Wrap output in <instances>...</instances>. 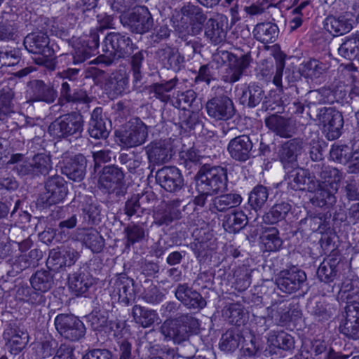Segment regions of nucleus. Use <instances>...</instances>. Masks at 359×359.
<instances>
[{
	"instance_id": "nucleus-1",
	"label": "nucleus",
	"mask_w": 359,
	"mask_h": 359,
	"mask_svg": "<svg viewBox=\"0 0 359 359\" xmlns=\"http://www.w3.org/2000/svg\"><path fill=\"white\" fill-rule=\"evenodd\" d=\"M137 49V45L127 34L110 32L102 41L103 53L97 59L100 62L110 65L115 60L129 57Z\"/></svg>"
},
{
	"instance_id": "nucleus-2",
	"label": "nucleus",
	"mask_w": 359,
	"mask_h": 359,
	"mask_svg": "<svg viewBox=\"0 0 359 359\" xmlns=\"http://www.w3.org/2000/svg\"><path fill=\"white\" fill-rule=\"evenodd\" d=\"M196 189L198 193L217 194L227 188V169L222 166L204 164L196 177Z\"/></svg>"
},
{
	"instance_id": "nucleus-3",
	"label": "nucleus",
	"mask_w": 359,
	"mask_h": 359,
	"mask_svg": "<svg viewBox=\"0 0 359 359\" xmlns=\"http://www.w3.org/2000/svg\"><path fill=\"white\" fill-rule=\"evenodd\" d=\"M83 123L81 114L71 112L55 118L49 125L48 131L55 139H66L69 137L77 139L81 137Z\"/></svg>"
},
{
	"instance_id": "nucleus-4",
	"label": "nucleus",
	"mask_w": 359,
	"mask_h": 359,
	"mask_svg": "<svg viewBox=\"0 0 359 359\" xmlns=\"http://www.w3.org/2000/svg\"><path fill=\"white\" fill-rule=\"evenodd\" d=\"M50 39L43 32H32L24 39L23 45L30 53L40 55L37 63L53 69L55 68L54 50L50 46Z\"/></svg>"
},
{
	"instance_id": "nucleus-5",
	"label": "nucleus",
	"mask_w": 359,
	"mask_h": 359,
	"mask_svg": "<svg viewBox=\"0 0 359 359\" xmlns=\"http://www.w3.org/2000/svg\"><path fill=\"white\" fill-rule=\"evenodd\" d=\"M276 72L273 79V83L279 88V92L285 94V90L289 93L298 95L299 88L297 83L302 81V76L299 70L294 67H287L284 73V84L282 82L283 69L285 67V56L279 54L276 57Z\"/></svg>"
},
{
	"instance_id": "nucleus-6",
	"label": "nucleus",
	"mask_w": 359,
	"mask_h": 359,
	"mask_svg": "<svg viewBox=\"0 0 359 359\" xmlns=\"http://www.w3.org/2000/svg\"><path fill=\"white\" fill-rule=\"evenodd\" d=\"M314 121L323 126L328 140H336L341 134L344 118L341 112L333 107H320L317 109Z\"/></svg>"
},
{
	"instance_id": "nucleus-7",
	"label": "nucleus",
	"mask_w": 359,
	"mask_h": 359,
	"mask_svg": "<svg viewBox=\"0 0 359 359\" xmlns=\"http://www.w3.org/2000/svg\"><path fill=\"white\" fill-rule=\"evenodd\" d=\"M148 137V128L140 118H131L126 129L117 135L122 147L132 148L143 144Z\"/></svg>"
},
{
	"instance_id": "nucleus-8",
	"label": "nucleus",
	"mask_w": 359,
	"mask_h": 359,
	"mask_svg": "<svg viewBox=\"0 0 359 359\" xmlns=\"http://www.w3.org/2000/svg\"><path fill=\"white\" fill-rule=\"evenodd\" d=\"M123 170L117 165L104 166L99 177L100 187L109 194L123 196L126 191Z\"/></svg>"
},
{
	"instance_id": "nucleus-9",
	"label": "nucleus",
	"mask_w": 359,
	"mask_h": 359,
	"mask_svg": "<svg viewBox=\"0 0 359 359\" xmlns=\"http://www.w3.org/2000/svg\"><path fill=\"white\" fill-rule=\"evenodd\" d=\"M55 325L62 337L72 341H79L86 334L84 324L73 315H57L55 318Z\"/></svg>"
},
{
	"instance_id": "nucleus-10",
	"label": "nucleus",
	"mask_w": 359,
	"mask_h": 359,
	"mask_svg": "<svg viewBox=\"0 0 359 359\" xmlns=\"http://www.w3.org/2000/svg\"><path fill=\"white\" fill-rule=\"evenodd\" d=\"M121 22L131 32L143 34L148 32L154 25V20L148 8L141 6L126 16L121 17Z\"/></svg>"
},
{
	"instance_id": "nucleus-11",
	"label": "nucleus",
	"mask_w": 359,
	"mask_h": 359,
	"mask_svg": "<svg viewBox=\"0 0 359 359\" xmlns=\"http://www.w3.org/2000/svg\"><path fill=\"white\" fill-rule=\"evenodd\" d=\"M306 280V274L303 270L292 266L280 271L276 283L281 291L292 294L302 289Z\"/></svg>"
},
{
	"instance_id": "nucleus-12",
	"label": "nucleus",
	"mask_w": 359,
	"mask_h": 359,
	"mask_svg": "<svg viewBox=\"0 0 359 359\" xmlns=\"http://www.w3.org/2000/svg\"><path fill=\"white\" fill-rule=\"evenodd\" d=\"M149 167L168 163L173 156V148L169 140H156L144 147Z\"/></svg>"
},
{
	"instance_id": "nucleus-13",
	"label": "nucleus",
	"mask_w": 359,
	"mask_h": 359,
	"mask_svg": "<svg viewBox=\"0 0 359 359\" xmlns=\"http://www.w3.org/2000/svg\"><path fill=\"white\" fill-rule=\"evenodd\" d=\"M208 115L215 121H227L236 113L232 100L225 95H217L209 100L205 104Z\"/></svg>"
},
{
	"instance_id": "nucleus-14",
	"label": "nucleus",
	"mask_w": 359,
	"mask_h": 359,
	"mask_svg": "<svg viewBox=\"0 0 359 359\" xmlns=\"http://www.w3.org/2000/svg\"><path fill=\"white\" fill-rule=\"evenodd\" d=\"M175 298L187 309L198 312L207 305L205 298L187 283H180L175 290Z\"/></svg>"
},
{
	"instance_id": "nucleus-15",
	"label": "nucleus",
	"mask_w": 359,
	"mask_h": 359,
	"mask_svg": "<svg viewBox=\"0 0 359 359\" xmlns=\"http://www.w3.org/2000/svg\"><path fill=\"white\" fill-rule=\"evenodd\" d=\"M111 299L128 306L134 297V281L125 273H120L110 281Z\"/></svg>"
},
{
	"instance_id": "nucleus-16",
	"label": "nucleus",
	"mask_w": 359,
	"mask_h": 359,
	"mask_svg": "<svg viewBox=\"0 0 359 359\" xmlns=\"http://www.w3.org/2000/svg\"><path fill=\"white\" fill-rule=\"evenodd\" d=\"M220 57L224 62H228L229 75L227 76V81L229 83H235L238 81L244 71L249 67L251 62V57L248 54L237 56L231 52L226 50L219 51Z\"/></svg>"
},
{
	"instance_id": "nucleus-17",
	"label": "nucleus",
	"mask_w": 359,
	"mask_h": 359,
	"mask_svg": "<svg viewBox=\"0 0 359 359\" xmlns=\"http://www.w3.org/2000/svg\"><path fill=\"white\" fill-rule=\"evenodd\" d=\"M156 180L162 188L169 192L180 191L184 185L180 170L175 166H164L156 173Z\"/></svg>"
},
{
	"instance_id": "nucleus-18",
	"label": "nucleus",
	"mask_w": 359,
	"mask_h": 359,
	"mask_svg": "<svg viewBox=\"0 0 359 359\" xmlns=\"http://www.w3.org/2000/svg\"><path fill=\"white\" fill-rule=\"evenodd\" d=\"M313 177H315L318 187L322 186L332 187L335 189L339 188V182L342 178L340 171L323 163H317L312 165Z\"/></svg>"
},
{
	"instance_id": "nucleus-19",
	"label": "nucleus",
	"mask_w": 359,
	"mask_h": 359,
	"mask_svg": "<svg viewBox=\"0 0 359 359\" xmlns=\"http://www.w3.org/2000/svg\"><path fill=\"white\" fill-rule=\"evenodd\" d=\"M99 46V36L97 32H91L89 39L83 41L74 48L73 54L61 55L60 57L67 60H72L74 65H79L94 55Z\"/></svg>"
},
{
	"instance_id": "nucleus-20",
	"label": "nucleus",
	"mask_w": 359,
	"mask_h": 359,
	"mask_svg": "<svg viewBox=\"0 0 359 359\" xmlns=\"http://www.w3.org/2000/svg\"><path fill=\"white\" fill-rule=\"evenodd\" d=\"M60 163L62 173L69 180L81 182L84 179L87 160L83 154H79L71 158H64Z\"/></svg>"
},
{
	"instance_id": "nucleus-21",
	"label": "nucleus",
	"mask_w": 359,
	"mask_h": 359,
	"mask_svg": "<svg viewBox=\"0 0 359 359\" xmlns=\"http://www.w3.org/2000/svg\"><path fill=\"white\" fill-rule=\"evenodd\" d=\"M3 337L9 352L13 355L19 354L29 341L28 333L11 323L5 329Z\"/></svg>"
},
{
	"instance_id": "nucleus-22",
	"label": "nucleus",
	"mask_w": 359,
	"mask_h": 359,
	"mask_svg": "<svg viewBox=\"0 0 359 359\" xmlns=\"http://www.w3.org/2000/svg\"><path fill=\"white\" fill-rule=\"evenodd\" d=\"M252 148L253 144L250 137L241 135L229 141L227 151L233 160L245 162L253 156Z\"/></svg>"
},
{
	"instance_id": "nucleus-23",
	"label": "nucleus",
	"mask_w": 359,
	"mask_h": 359,
	"mask_svg": "<svg viewBox=\"0 0 359 359\" xmlns=\"http://www.w3.org/2000/svg\"><path fill=\"white\" fill-rule=\"evenodd\" d=\"M339 259L328 257L323 261L317 269L318 278L328 286L327 292H334L336 283L331 285L339 277Z\"/></svg>"
},
{
	"instance_id": "nucleus-24",
	"label": "nucleus",
	"mask_w": 359,
	"mask_h": 359,
	"mask_svg": "<svg viewBox=\"0 0 359 359\" xmlns=\"http://www.w3.org/2000/svg\"><path fill=\"white\" fill-rule=\"evenodd\" d=\"M288 185L294 190L313 192L318 188L315 177L311 176L308 170L303 168L293 169L287 174Z\"/></svg>"
},
{
	"instance_id": "nucleus-25",
	"label": "nucleus",
	"mask_w": 359,
	"mask_h": 359,
	"mask_svg": "<svg viewBox=\"0 0 359 359\" xmlns=\"http://www.w3.org/2000/svg\"><path fill=\"white\" fill-rule=\"evenodd\" d=\"M294 347V338L284 331H271L267 337V347L265 355L278 354L280 350L289 351Z\"/></svg>"
},
{
	"instance_id": "nucleus-26",
	"label": "nucleus",
	"mask_w": 359,
	"mask_h": 359,
	"mask_svg": "<svg viewBox=\"0 0 359 359\" xmlns=\"http://www.w3.org/2000/svg\"><path fill=\"white\" fill-rule=\"evenodd\" d=\"M46 202L55 204L62 201L66 197L68 189L66 181L58 175L49 177L45 182Z\"/></svg>"
},
{
	"instance_id": "nucleus-27",
	"label": "nucleus",
	"mask_w": 359,
	"mask_h": 359,
	"mask_svg": "<svg viewBox=\"0 0 359 359\" xmlns=\"http://www.w3.org/2000/svg\"><path fill=\"white\" fill-rule=\"evenodd\" d=\"M59 103L64 105L67 103L71 104H88L91 102L86 90L75 88V85L63 81L61 83L60 91Z\"/></svg>"
},
{
	"instance_id": "nucleus-28",
	"label": "nucleus",
	"mask_w": 359,
	"mask_h": 359,
	"mask_svg": "<svg viewBox=\"0 0 359 359\" xmlns=\"http://www.w3.org/2000/svg\"><path fill=\"white\" fill-rule=\"evenodd\" d=\"M79 257V252L71 247L53 249L49 252L47 263L55 269L69 267L75 264Z\"/></svg>"
},
{
	"instance_id": "nucleus-29",
	"label": "nucleus",
	"mask_w": 359,
	"mask_h": 359,
	"mask_svg": "<svg viewBox=\"0 0 359 359\" xmlns=\"http://www.w3.org/2000/svg\"><path fill=\"white\" fill-rule=\"evenodd\" d=\"M29 102H43L52 104L57 97V92L50 83L35 80L30 83Z\"/></svg>"
},
{
	"instance_id": "nucleus-30",
	"label": "nucleus",
	"mask_w": 359,
	"mask_h": 359,
	"mask_svg": "<svg viewBox=\"0 0 359 359\" xmlns=\"http://www.w3.org/2000/svg\"><path fill=\"white\" fill-rule=\"evenodd\" d=\"M110 128V122L102 116V108H95L93 111L88 124L89 135L95 139H107L109 135Z\"/></svg>"
},
{
	"instance_id": "nucleus-31",
	"label": "nucleus",
	"mask_w": 359,
	"mask_h": 359,
	"mask_svg": "<svg viewBox=\"0 0 359 359\" xmlns=\"http://www.w3.org/2000/svg\"><path fill=\"white\" fill-rule=\"evenodd\" d=\"M76 238L93 253L100 252L104 247V239L94 228L78 229Z\"/></svg>"
},
{
	"instance_id": "nucleus-32",
	"label": "nucleus",
	"mask_w": 359,
	"mask_h": 359,
	"mask_svg": "<svg viewBox=\"0 0 359 359\" xmlns=\"http://www.w3.org/2000/svg\"><path fill=\"white\" fill-rule=\"evenodd\" d=\"M156 57L168 69H179L180 65L184 62V57L178 53V50L166 44L161 46L156 51Z\"/></svg>"
},
{
	"instance_id": "nucleus-33",
	"label": "nucleus",
	"mask_w": 359,
	"mask_h": 359,
	"mask_svg": "<svg viewBox=\"0 0 359 359\" xmlns=\"http://www.w3.org/2000/svg\"><path fill=\"white\" fill-rule=\"evenodd\" d=\"M353 20L345 15H328L325 20V29L334 36L348 33L353 29Z\"/></svg>"
},
{
	"instance_id": "nucleus-34",
	"label": "nucleus",
	"mask_w": 359,
	"mask_h": 359,
	"mask_svg": "<svg viewBox=\"0 0 359 359\" xmlns=\"http://www.w3.org/2000/svg\"><path fill=\"white\" fill-rule=\"evenodd\" d=\"M161 332L165 337L179 344L187 341L191 336L175 318L165 320L161 326Z\"/></svg>"
},
{
	"instance_id": "nucleus-35",
	"label": "nucleus",
	"mask_w": 359,
	"mask_h": 359,
	"mask_svg": "<svg viewBox=\"0 0 359 359\" xmlns=\"http://www.w3.org/2000/svg\"><path fill=\"white\" fill-rule=\"evenodd\" d=\"M252 34L257 41L264 44L272 43L278 39L279 28L270 21L259 22L255 26Z\"/></svg>"
},
{
	"instance_id": "nucleus-36",
	"label": "nucleus",
	"mask_w": 359,
	"mask_h": 359,
	"mask_svg": "<svg viewBox=\"0 0 359 359\" xmlns=\"http://www.w3.org/2000/svg\"><path fill=\"white\" fill-rule=\"evenodd\" d=\"M69 287L76 296L85 294L93 284L92 277L79 269L68 277Z\"/></svg>"
},
{
	"instance_id": "nucleus-37",
	"label": "nucleus",
	"mask_w": 359,
	"mask_h": 359,
	"mask_svg": "<svg viewBox=\"0 0 359 359\" xmlns=\"http://www.w3.org/2000/svg\"><path fill=\"white\" fill-rule=\"evenodd\" d=\"M304 147V142L302 139L294 138L284 142L279 151L278 156L280 161L285 163H294L300 155Z\"/></svg>"
},
{
	"instance_id": "nucleus-38",
	"label": "nucleus",
	"mask_w": 359,
	"mask_h": 359,
	"mask_svg": "<svg viewBox=\"0 0 359 359\" xmlns=\"http://www.w3.org/2000/svg\"><path fill=\"white\" fill-rule=\"evenodd\" d=\"M241 201L242 198L239 194L234 193L222 194L212 198L209 204V210L212 212H224L238 205Z\"/></svg>"
},
{
	"instance_id": "nucleus-39",
	"label": "nucleus",
	"mask_w": 359,
	"mask_h": 359,
	"mask_svg": "<svg viewBox=\"0 0 359 359\" xmlns=\"http://www.w3.org/2000/svg\"><path fill=\"white\" fill-rule=\"evenodd\" d=\"M266 98L264 90L255 83L248 85L240 97L241 104L249 108H254Z\"/></svg>"
},
{
	"instance_id": "nucleus-40",
	"label": "nucleus",
	"mask_w": 359,
	"mask_h": 359,
	"mask_svg": "<svg viewBox=\"0 0 359 359\" xmlns=\"http://www.w3.org/2000/svg\"><path fill=\"white\" fill-rule=\"evenodd\" d=\"M205 36L215 45L224 42L226 30L224 28L223 22L215 18L208 19L205 25Z\"/></svg>"
},
{
	"instance_id": "nucleus-41",
	"label": "nucleus",
	"mask_w": 359,
	"mask_h": 359,
	"mask_svg": "<svg viewBox=\"0 0 359 359\" xmlns=\"http://www.w3.org/2000/svg\"><path fill=\"white\" fill-rule=\"evenodd\" d=\"M8 165H14L13 170L20 177L35 178L31 158H26L22 154H12L7 162Z\"/></svg>"
},
{
	"instance_id": "nucleus-42",
	"label": "nucleus",
	"mask_w": 359,
	"mask_h": 359,
	"mask_svg": "<svg viewBox=\"0 0 359 359\" xmlns=\"http://www.w3.org/2000/svg\"><path fill=\"white\" fill-rule=\"evenodd\" d=\"M178 79L175 76L168 81H161L160 83H155L149 88L151 97H155L160 101L167 103L171 102L169 93L176 86Z\"/></svg>"
},
{
	"instance_id": "nucleus-43",
	"label": "nucleus",
	"mask_w": 359,
	"mask_h": 359,
	"mask_svg": "<svg viewBox=\"0 0 359 359\" xmlns=\"http://www.w3.org/2000/svg\"><path fill=\"white\" fill-rule=\"evenodd\" d=\"M132 316L137 324L147 328L158 323L159 317L155 310L149 309L140 305H135L132 309Z\"/></svg>"
},
{
	"instance_id": "nucleus-44",
	"label": "nucleus",
	"mask_w": 359,
	"mask_h": 359,
	"mask_svg": "<svg viewBox=\"0 0 359 359\" xmlns=\"http://www.w3.org/2000/svg\"><path fill=\"white\" fill-rule=\"evenodd\" d=\"M248 219L243 211H233L224 217L223 227L229 233H238L248 224Z\"/></svg>"
},
{
	"instance_id": "nucleus-45",
	"label": "nucleus",
	"mask_w": 359,
	"mask_h": 359,
	"mask_svg": "<svg viewBox=\"0 0 359 359\" xmlns=\"http://www.w3.org/2000/svg\"><path fill=\"white\" fill-rule=\"evenodd\" d=\"M265 124L267 128L281 137H290L292 130L289 120L277 114L266 118Z\"/></svg>"
},
{
	"instance_id": "nucleus-46",
	"label": "nucleus",
	"mask_w": 359,
	"mask_h": 359,
	"mask_svg": "<svg viewBox=\"0 0 359 359\" xmlns=\"http://www.w3.org/2000/svg\"><path fill=\"white\" fill-rule=\"evenodd\" d=\"M291 208V205L287 202L276 203L263 215V222L267 224H277L286 218Z\"/></svg>"
},
{
	"instance_id": "nucleus-47",
	"label": "nucleus",
	"mask_w": 359,
	"mask_h": 359,
	"mask_svg": "<svg viewBox=\"0 0 359 359\" xmlns=\"http://www.w3.org/2000/svg\"><path fill=\"white\" fill-rule=\"evenodd\" d=\"M333 189L332 187H325L323 184L319 186L314 191L316 194L312 198L313 204L321 208L334 205L337 201L335 194L339 189Z\"/></svg>"
},
{
	"instance_id": "nucleus-48",
	"label": "nucleus",
	"mask_w": 359,
	"mask_h": 359,
	"mask_svg": "<svg viewBox=\"0 0 359 359\" xmlns=\"http://www.w3.org/2000/svg\"><path fill=\"white\" fill-rule=\"evenodd\" d=\"M338 53L341 57L349 60L359 57V34H353L346 37L339 47Z\"/></svg>"
},
{
	"instance_id": "nucleus-49",
	"label": "nucleus",
	"mask_w": 359,
	"mask_h": 359,
	"mask_svg": "<svg viewBox=\"0 0 359 359\" xmlns=\"http://www.w3.org/2000/svg\"><path fill=\"white\" fill-rule=\"evenodd\" d=\"M32 287L36 290L48 292L54 284L53 274L49 270H38L30 278Z\"/></svg>"
},
{
	"instance_id": "nucleus-50",
	"label": "nucleus",
	"mask_w": 359,
	"mask_h": 359,
	"mask_svg": "<svg viewBox=\"0 0 359 359\" xmlns=\"http://www.w3.org/2000/svg\"><path fill=\"white\" fill-rule=\"evenodd\" d=\"M17 293L25 302L34 306H43L47 301L46 292L36 290L33 287H20L18 289Z\"/></svg>"
},
{
	"instance_id": "nucleus-51",
	"label": "nucleus",
	"mask_w": 359,
	"mask_h": 359,
	"mask_svg": "<svg viewBox=\"0 0 359 359\" xmlns=\"http://www.w3.org/2000/svg\"><path fill=\"white\" fill-rule=\"evenodd\" d=\"M35 177L46 176L53 169L51 156L45 153H39L31 158Z\"/></svg>"
},
{
	"instance_id": "nucleus-52",
	"label": "nucleus",
	"mask_w": 359,
	"mask_h": 359,
	"mask_svg": "<svg viewBox=\"0 0 359 359\" xmlns=\"http://www.w3.org/2000/svg\"><path fill=\"white\" fill-rule=\"evenodd\" d=\"M260 238L265 250L269 252L278 250L283 244V241L279 236V231L276 227L266 228Z\"/></svg>"
},
{
	"instance_id": "nucleus-53",
	"label": "nucleus",
	"mask_w": 359,
	"mask_h": 359,
	"mask_svg": "<svg viewBox=\"0 0 359 359\" xmlns=\"http://www.w3.org/2000/svg\"><path fill=\"white\" fill-rule=\"evenodd\" d=\"M123 232L126 236V247L127 248L143 241L148 235V231L144 228L142 224H129L124 229Z\"/></svg>"
},
{
	"instance_id": "nucleus-54",
	"label": "nucleus",
	"mask_w": 359,
	"mask_h": 359,
	"mask_svg": "<svg viewBox=\"0 0 359 359\" xmlns=\"http://www.w3.org/2000/svg\"><path fill=\"white\" fill-rule=\"evenodd\" d=\"M181 217V212L175 206H167L164 209H159L154 214V223L157 226H168L174 220Z\"/></svg>"
},
{
	"instance_id": "nucleus-55",
	"label": "nucleus",
	"mask_w": 359,
	"mask_h": 359,
	"mask_svg": "<svg viewBox=\"0 0 359 359\" xmlns=\"http://www.w3.org/2000/svg\"><path fill=\"white\" fill-rule=\"evenodd\" d=\"M269 198V189L266 187L258 184L249 194L248 204L255 211L261 210Z\"/></svg>"
},
{
	"instance_id": "nucleus-56",
	"label": "nucleus",
	"mask_w": 359,
	"mask_h": 359,
	"mask_svg": "<svg viewBox=\"0 0 359 359\" xmlns=\"http://www.w3.org/2000/svg\"><path fill=\"white\" fill-rule=\"evenodd\" d=\"M148 197L144 194H135L128 198L125 203L124 212L128 217L134 215L140 217L146 210L144 206V201L147 200Z\"/></svg>"
},
{
	"instance_id": "nucleus-57",
	"label": "nucleus",
	"mask_w": 359,
	"mask_h": 359,
	"mask_svg": "<svg viewBox=\"0 0 359 359\" xmlns=\"http://www.w3.org/2000/svg\"><path fill=\"white\" fill-rule=\"evenodd\" d=\"M197 95L193 90L184 92H177V95L171 100L173 107L186 110L187 107L198 108L196 102Z\"/></svg>"
},
{
	"instance_id": "nucleus-58",
	"label": "nucleus",
	"mask_w": 359,
	"mask_h": 359,
	"mask_svg": "<svg viewBox=\"0 0 359 359\" xmlns=\"http://www.w3.org/2000/svg\"><path fill=\"white\" fill-rule=\"evenodd\" d=\"M107 86L112 97H116L128 89V78L122 74H112L108 80Z\"/></svg>"
},
{
	"instance_id": "nucleus-59",
	"label": "nucleus",
	"mask_w": 359,
	"mask_h": 359,
	"mask_svg": "<svg viewBox=\"0 0 359 359\" xmlns=\"http://www.w3.org/2000/svg\"><path fill=\"white\" fill-rule=\"evenodd\" d=\"M14 92L8 86L0 84V120H4L13 112L12 100Z\"/></svg>"
},
{
	"instance_id": "nucleus-60",
	"label": "nucleus",
	"mask_w": 359,
	"mask_h": 359,
	"mask_svg": "<svg viewBox=\"0 0 359 359\" xmlns=\"http://www.w3.org/2000/svg\"><path fill=\"white\" fill-rule=\"evenodd\" d=\"M309 312L316 321L323 322L332 317L334 309L327 303L317 302L309 307Z\"/></svg>"
},
{
	"instance_id": "nucleus-61",
	"label": "nucleus",
	"mask_w": 359,
	"mask_h": 359,
	"mask_svg": "<svg viewBox=\"0 0 359 359\" xmlns=\"http://www.w3.org/2000/svg\"><path fill=\"white\" fill-rule=\"evenodd\" d=\"M222 316L227 318L230 323L240 326L243 323V308L237 303L230 304L223 309Z\"/></svg>"
},
{
	"instance_id": "nucleus-62",
	"label": "nucleus",
	"mask_w": 359,
	"mask_h": 359,
	"mask_svg": "<svg viewBox=\"0 0 359 359\" xmlns=\"http://www.w3.org/2000/svg\"><path fill=\"white\" fill-rule=\"evenodd\" d=\"M201 121L197 112L189 110H183L180 112L179 124L185 131H190L201 125Z\"/></svg>"
},
{
	"instance_id": "nucleus-63",
	"label": "nucleus",
	"mask_w": 359,
	"mask_h": 359,
	"mask_svg": "<svg viewBox=\"0 0 359 359\" xmlns=\"http://www.w3.org/2000/svg\"><path fill=\"white\" fill-rule=\"evenodd\" d=\"M240 341L239 334L233 330H229L222 335L219 348L226 352L233 351L238 347Z\"/></svg>"
},
{
	"instance_id": "nucleus-64",
	"label": "nucleus",
	"mask_w": 359,
	"mask_h": 359,
	"mask_svg": "<svg viewBox=\"0 0 359 359\" xmlns=\"http://www.w3.org/2000/svg\"><path fill=\"white\" fill-rule=\"evenodd\" d=\"M203 156L201 155L198 150L190 148L186 151H182L180 155V165H183L188 170L202 163Z\"/></svg>"
}]
</instances>
